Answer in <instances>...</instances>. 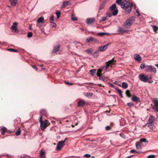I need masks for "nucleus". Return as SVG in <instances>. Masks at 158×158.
Listing matches in <instances>:
<instances>
[{
	"label": "nucleus",
	"mask_w": 158,
	"mask_h": 158,
	"mask_svg": "<svg viewBox=\"0 0 158 158\" xmlns=\"http://www.w3.org/2000/svg\"><path fill=\"white\" fill-rule=\"evenodd\" d=\"M132 4L130 5L129 3L126 0L123 2L121 5L122 8L125 9V13L126 14H129L131 11V6Z\"/></svg>",
	"instance_id": "f257e3e1"
},
{
	"label": "nucleus",
	"mask_w": 158,
	"mask_h": 158,
	"mask_svg": "<svg viewBox=\"0 0 158 158\" xmlns=\"http://www.w3.org/2000/svg\"><path fill=\"white\" fill-rule=\"evenodd\" d=\"M135 18L134 16H131L127 19L124 23L123 26L126 28H130L131 25L135 21Z\"/></svg>",
	"instance_id": "f03ea898"
},
{
	"label": "nucleus",
	"mask_w": 158,
	"mask_h": 158,
	"mask_svg": "<svg viewBox=\"0 0 158 158\" xmlns=\"http://www.w3.org/2000/svg\"><path fill=\"white\" fill-rule=\"evenodd\" d=\"M138 77L139 80L141 81L144 82H148L151 83L153 82L151 77H148L147 75H144L143 73L139 74Z\"/></svg>",
	"instance_id": "7ed1b4c3"
},
{
	"label": "nucleus",
	"mask_w": 158,
	"mask_h": 158,
	"mask_svg": "<svg viewBox=\"0 0 158 158\" xmlns=\"http://www.w3.org/2000/svg\"><path fill=\"white\" fill-rule=\"evenodd\" d=\"M145 71L146 72H149L156 73V68L153 66L152 65H147L145 68Z\"/></svg>",
	"instance_id": "20e7f679"
},
{
	"label": "nucleus",
	"mask_w": 158,
	"mask_h": 158,
	"mask_svg": "<svg viewBox=\"0 0 158 158\" xmlns=\"http://www.w3.org/2000/svg\"><path fill=\"white\" fill-rule=\"evenodd\" d=\"M65 141H59L56 146V149L58 151H59L61 150L64 145Z\"/></svg>",
	"instance_id": "39448f33"
},
{
	"label": "nucleus",
	"mask_w": 158,
	"mask_h": 158,
	"mask_svg": "<svg viewBox=\"0 0 158 158\" xmlns=\"http://www.w3.org/2000/svg\"><path fill=\"white\" fill-rule=\"evenodd\" d=\"M48 122V121L47 120H45L44 121V123L43 122L40 123V127L42 130H44L46 128Z\"/></svg>",
	"instance_id": "423d86ee"
},
{
	"label": "nucleus",
	"mask_w": 158,
	"mask_h": 158,
	"mask_svg": "<svg viewBox=\"0 0 158 158\" xmlns=\"http://www.w3.org/2000/svg\"><path fill=\"white\" fill-rule=\"evenodd\" d=\"M110 43L104 45L103 46L100 47L98 48V49L99 51L102 52L104 51L107 48L108 46Z\"/></svg>",
	"instance_id": "0eeeda50"
},
{
	"label": "nucleus",
	"mask_w": 158,
	"mask_h": 158,
	"mask_svg": "<svg viewBox=\"0 0 158 158\" xmlns=\"http://www.w3.org/2000/svg\"><path fill=\"white\" fill-rule=\"evenodd\" d=\"M153 101L155 106V108H154V109L156 111L158 112V99L156 98L154 99Z\"/></svg>",
	"instance_id": "6e6552de"
},
{
	"label": "nucleus",
	"mask_w": 158,
	"mask_h": 158,
	"mask_svg": "<svg viewBox=\"0 0 158 158\" xmlns=\"http://www.w3.org/2000/svg\"><path fill=\"white\" fill-rule=\"evenodd\" d=\"M18 23L15 22L13 23L12 25L11 26V29L15 31H16L18 30L17 25Z\"/></svg>",
	"instance_id": "1a4fd4ad"
},
{
	"label": "nucleus",
	"mask_w": 158,
	"mask_h": 158,
	"mask_svg": "<svg viewBox=\"0 0 158 158\" xmlns=\"http://www.w3.org/2000/svg\"><path fill=\"white\" fill-rule=\"evenodd\" d=\"M95 19L94 18H88L86 19V23L88 24H90L94 22Z\"/></svg>",
	"instance_id": "9d476101"
},
{
	"label": "nucleus",
	"mask_w": 158,
	"mask_h": 158,
	"mask_svg": "<svg viewBox=\"0 0 158 158\" xmlns=\"http://www.w3.org/2000/svg\"><path fill=\"white\" fill-rule=\"evenodd\" d=\"M85 103V101L83 100H79L77 103V106L79 107L83 106Z\"/></svg>",
	"instance_id": "9b49d317"
},
{
	"label": "nucleus",
	"mask_w": 158,
	"mask_h": 158,
	"mask_svg": "<svg viewBox=\"0 0 158 158\" xmlns=\"http://www.w3.org/2000/svg\"><path fill=\"white\" fill-rule=\"evenodd\" d=\"M134 57L136 60L138 62H140L142 60V58L140 55L138 54L135 55L134 56Z\"/></svg>",
	"instance_id": "f8f14e48"
},
{
	"label": "nucleus",
	"mask_w": 158,
	"mask_h": 158,
	"mask_svg": "<svg viewBox=\"0 0 158 158\" xmlns=\"http://www.w3.org/2000/svg\"><path fill=\"white\" fill-rule=\"evenodd\" d=\"M71 4L70 2L69 1H66L64 2L63 3L62 5L61 8H63L64 7L69 5Z\"/></svg>",
	"instance_id": "ddd939ff"
},
{
	"label": "nucleus",
	"mask_w": 158,
	"mask_h": 158,
	"mask_svg": "<svg viewBox=\"0 0 158 158\" xmlns=\"http://www.w3.org/2000/svg\"><path fill=\"white\" fill-rule=\"evenodd\" d=\"M11 5L13 6H16L17 4L18 0H10Z\"/></svg>",
	"instance_id": "4468645a"
},
{
	"label": "nucleus",
	"mask_w": 158,
	"mask_h": 158,
	"mask_svg": "<svg viewBox=\"0 0 158 158\" xmlns=\"http://www.w3.org/2000/svg\"><path fill=\"white\" fill-rule=\"evenodd\" d=\"M155 118L153 116H151L149 118L148 123H153Z\"/></svg>",
	"instance_id": "2eb2a0df"
},
{
	"label": "nucleus",
	"mask_w": 158,
	"mask_h": 158,
	"mask_svg": "<svg viewBox=\"0 0 158 158\" xmlns=\"http://www.w3.org/2000/svg\"><path fill=\"white\" fill-rule=\"evenodd\" d=\"M59 50V45H57L56 46H54L53 48V50L52 51V53H55L58 52Z\"/></svg>",
	"instance_id": "dca6fc26"
},
{
	"label": "nucleus",
	"mask_w": 158,
	"mask_h": 158,
	"mask_svg": "<svg viewBox=\"0 0 158 158\" xmlns=\"http://www.w3.org/2000/svg\"><path fill=\"white\" fill-rule=\"evenodd\" d=\"M132 100L133 101L136 102H140V99L135 95L133 96Z\"/></svg>",
	"instance_id": "f3484780"
},
{
	"label": "nucleus",
	"mask_w": 158,
	"mask_h": 158,
	"mask_svg": "<svg viewBox=\"0 0 158 158\" xmlns=\"http://www.w3.org/2000/svg\"><path fill=\"white\" fill-rule=\"evenodd\" d=\"M124 31L125 29L121 27H119L118 29L117 30L118 32L122 34H123L125 33Z\"/></svg>",
	"instance_id": "a211bd4d"
},
{
	"label": "nucleus",
	"mask_w": 158,
	"mask_h": 158,
	"mask_svg": "<svg viewBox=\"0 0 158 158\" xmlns=\"http://www.w3.org/2000/svg\"><path fill=\"white\" fill-rule=\"evenodd\" d=\"M40 112L42 115H44L45 116L47 117L48 115L46 110H45L42 109L41 110Z\"/></svg>",
	"instance_id": "6ab92c4d"
},
{
	"label": "nucleus",
	"mask_w": 158,
	"mask_h": 158,
	"mask_svg": "<svg viewBox=\"0 0 158 158\" xmlns=\"http://www.w3.org/2000/svg\"><path fill=\"white\" fill-rule=\"evenodd\" d=\"M7 131L6 128L5 127H2L1 130V134L2 135H4L5 134V132H6Z\"/></svg>",
	"instance_id": "aec40b11"
},
{
	"label": "nucleus",
	"mask_w": 158,
	"mask_h": 158,
	"mask_svg": "<svg viewBox=\"0 0 158 158\" xmlns=\"http://www.w3.org/2000/svg\"><path fill=\"white\" fill-rule=\"evenodd\" d=\"M93 40L94 37L92 36H90V37L86 39V42L87 43H89L90 42H93Z\"/></svg>",
	"instance_id": "412c9836"
},
{
	"label": "nucleus",
	"mask_w": 158,
	"mask_h": 158,
	"mask_svg": "<svg viewBox=\"0 0 158 158\" xmlns=\"http://www.w3.org/2000/svg\"><path fill=\"white\" fill-rule=\"evenodd\" d=\"M116 6L115 4H113L110 7V10L111 11L114 10L116 9Z\"/></svg>",
	"instance_id": "4be33fe9"
},
{
	"label": "nucleus",
	"mask_w": 158,
	"mask_h": 158,
	"mask_svg": "<svg viewBox=\"0 0 158 158\" xmlns=\"http://www.w3.org/2000/svg\"><path fill=\"white\" fill-rule=\"evenodd\" d=\"M115 90L117 91L120 94V96L121 97H123L122 93L123 91L120 89H119L118 88H115Z\"/></svg>",
	"instance_id": "5701e85b"
},
{
	"label": "nucleus",
	"mask_w": 158,
	"mask_h": 158,
	"mask_svg": "<svg viewBox=\"0 0 158 158\" xmlns=\"http://www.w3.org/2000/svg\"><path fill=\"white\" fill-rule=\"evenodd\" d=\"M45 153L44 151L42 150H41L40 155V158H44Z\"/></svg>",
	"instance_id": "b1692460"
},
{
	"label": "nucleus",
	"mask_w": 158,
	"mask_h": 158,
	"mask_svg": "<svg viewBox=\"0 0 158 158\" xmlns=\"http://www.w3.org/2000/svg\"><path fill=\"white\" fill-rule=\"evenodd\" d=\"M140 143V142H138L136 143V148L138 149H142V147Z\"/></svg>",
	"instance_id": "393cba45"
},
{
	"label": "nucleus",
	"mask_w": 158,
	"mask_h": 158,
	"mask_svg": "<svg viewBox=\"0 0 158 158\" xmlns=\"http://www.w3.org/2000/svg\"><path fill=\"white\" fill-rule=\"evenodd\" d=\"M122 87L124 89H126L128 87V84L125 82H122Z\"/></svg>",
	"instance_id": "a878e982"
},
{
	"label": "nucleus",
	"mask_w": 158,
	"mask_h": 158,
	"mask_svg": "<svg viewBox=\"0 0 158 158\" xmlns=\"http://www.w3.org/2000/svg\"><path fill=\"white\" fill-rule=\"evenodd\" d=\"M99 54V51L98 50L96 51L93 54V56L94 58H97Z\"/></svg>",
	"instance_id": "bb28decb"
},
{
	"label": "nucleus",
	"mask_w": 158,
	"mask_h": 158,
	"mask_svg": "<svg viewBox=\"0 0 158 158\" xmlns=\"http://www.w3.org/2000/svg\"><path fill=\"white\" fill-rule=\"evenodd\" d=\"M113 61L112 60H110L108 61L107 62H106V67L107 65H108V67H109L111 65V64H112Z\"/></svg>",
	"instance_id": "cd10ccee"
},
{
	"label": "nucleus",
	"mask_w": 158,
	"mask_h": 158,
	"mask_svg": "<svg viewBox=\"0 0 158 158\" xmlns=\"http://www.w3.org/2000/svg\"><path fill=\"white\" fill-rule=\"evenodd\" d=\"M44 20V18L43 17H40L39 18L37 21V23H43Z\"/></svg>",
	"instance_id": "c85d7f7f"
},
{
	"label": "nucleus",
	"mask_w": 158,
	"mask_h": 158,
	"mask_svg": "<svg viewBox=\"0 0 158 158\" xmlns=\"http://www.w3.org/2000/svg\"><path fill=\"white\" fill-rule=\"evenodd\" d=\"M96 71V69H91V70H90L89 72H90V74L91 75L93 76L94 75V74L95 73Z\"/></svg>",
	"instance_id": "c756f323"
},
{
	"label": "nucleus",
	"mask_w": 158,
	"mask_h": 158,
	"mask_svg": "<svg viewBox=\"0 0 158 158\" xmlns=\"http://www.w3.org/2000/svg\"><path fill=\"white\" fill-rule=\"evenodd\" d=\"M93 95V94L92 93H90V92L86 93H85V96L86 97H88V98L91 97V96H92Z\"/></svg>",
	"instance_id": "7c9ffc66"
},
{
	"label": "nucleus",
	"mask_w": 158,
	"mask_h": 158,
	"mask_svg": "<svg viewBox=\"0 0 158 158\" xmlns=\"http://www.w3.org/2000/svg\"><path fill=\"white\" fill-rule=\"evenodd\" d=\"M113 11L112 13V14L114 16H115L116 15L118 12V10L117 9H116L115 10H113Z\"/></svg>",
	"instance_id": "2f4dec72"
},
{
	"label": "nucleus",
	"mask_w": 158,
	"mask_h": 158,
	"mask_svg": "<svg viewBox=\"0 0 158 158\" xmlns=\"http://www.w3.org/2000/svg\"><path fill=\"white\" fill-rule=\"evenodd\" d=\"M139 142H140V143L143 142L148 143V141H147L146 139L143 138L140 139Z\"/></svg>",
	"instance_id": "473e14b6"
},
{
	"label": "nucleus",
	"mask_w": 158,
	"mask_h": 158,
	"mask_svg": "<svg viewBox=\"0 0 158 158\" xmlns=\"http://www.w3.org/2000/svg\"><path fill=\"white\" fill-rule=\"evenodd\" d=\"M151 26L152 27V28H153V30L154 31V32H156V31L157 30L158 28L157 26L154 25H152Z\"/></svg>",
	"instance_id": "72a5a7b5"
},
{
	"label": "nucleus",
	"mask_w": 158,
	"mask_h": 158,
	"mask_svg": "<svg viewBox=\"0 0 158 158\" xmlns=\"http://www.w3.org/2000/svg\"><path fill=\"white\" fill-rule=\"evenodd\" d=\"M126 94L128 97H131V96L130 94V91L129 90H127L126 91Z\"/></svg>",
	"instance_id": "f704fd0d"
},
{
	"label": "nucleus",
	"mask_w": 158,
	"mask_h": 158,
	"mask_svg": "<svg viewBox=\"0 0 158 158\" xmlns=\"http://www.w3.org/2000/svg\"><path fill=\"white\" fill-rule=\"evenodd\" d=\"M7 50L10 51V52H17L19 51L18 50H16L15 49L12 48L8 49H7Z\"/></svg>",
	"instance_id": "c9c22d12"
},
{
	"label": "nucleus",
	"mask_w": 158,
	"mask_h": 158,
	"mask_svg": "<svg viewBox=\"0 0 158 158\" xmlns=\"http://www.w3.org/2000/svg\"><path fill=\"white\" fill-rule=\"evenodd\" d=\"M148 125V127L150 129H152L153 128V123H147Z\"/></svg>",
	"instance_id": "e433bc0d"
},
{
	"label": "nucleus",
	"mask_w": 158,
	"mask_h": 158,
	"mask_svg": "<svg viewBox=\"0 0 158 158\" xmlns=\"http://www.w3.org/2000/svg\"><path fill=\"white\" fill-rule=\"evenodd\" d=\"M98 35L100 36H102L105 35H108L109 34L106 32H99L97 33Z\"/></svg>",
	"instance_id": "4c0bfd02"
},
{
	"label": "nucleus",
	"mask_w": 158,
	"mask_h": 158,
	"mask_svg": "<svg viewBox=\"0 0 158 158\" xmlns=\"http://www.w3.org/2000/svg\"><path fill=\"white\" fill-rule=\"evenodd\" d=\"M99 79L100 80H102L104 82H105L106 81L105 78L102 75H101V76L99 77Z\"/></svg>",
	"instance_id": "58836bf2"
},
{
	"label": "nucleus",
	"mask_w": 158,
	"mask_h": 158,
	"mask_svg": "<svg viewBox=\"0 0 158 158\" xmlns=\"http://www.w3.org/2000/svg\"><path fill=\"white\" fill-rule=\"evenodd\" d=\"M108 68V65H107L106 67L105 66H102L100 68L102 70H105Z\"/></svg>",
	"instance_id": "ea45409f"
},
{
	"label": "nucleus",
	"mask_w": 158,
	"mask_h": 158,
	"mask_svg": "<svg viewBox=\"0 0 158 158\" xmlns=\"http://www.w3.org/2000/svg\"><path fill=\"white\" fill-rule=\"evenodd\" d=\"M122 0H116V3L119 5H121L122 2Z\"/></svg>",
	"instance_id": "a19ab883"
},
{
	"label": "nucleus",
	"mask_w": 158,
	"mask_h": 158,
	"mask_svg": "<svg viewBox=\"0 0 158 158\" xmlns=\"http://www.w3.org/2000/svg\"><path fill=\"white\" fill-rule=\"evenodd\" d=\"M146 68V66L144 63H143L141 64L140 66V68L141 69H143L144 68Z\"/></svg>",
	"instance_id": "79ce46f5"
},
{
	"label": "nucleus",
	"mask_w": 158,
	"mask_h": 158,
	"mask_svg": "<svg viewBox=\"0 0 158 158\" xmlns=\"http://www.w3.org/2000/svg\"><path fill=\"white\" fill-rule=\"evenodd\" d=\"M107 19V17L104 16L101 17L100 21H105Z\"/></svg>",
	"instance_id": "37998d69"
},
{
	"label": "nucleus",
	"mask_w": 158,
	"mask_h": 158,
	"mask_svg": "<svg viewBox=\"0 0 158 158\" xmlns=\"http://www.w3.org/2000/svg\"><path fill=\"white\" fill-rule=\"evenodd\" d=\"M55 14L57 15V18L59 19L60 16V12L59 11L58 12H56Z\"/></svg>",
	"instance_id": "c03bdc74"
},
{
	"label": "nucleus",
	"mask_w": 158,
	"mask_h": 158,
	"mask_svg": "<svg viewBox=\"0 0 158 158\" xmlns=\"http://www.w3.org/2000/svg\"><path fill=\"white\" fill-rule=\"evenodd\" d=\"M33 34L32 32H28L27 34V37L28 38H30L32 36Z\"/></svg>",
	"instance_id": "a18cd8bd"
},
{
	"label": "nucleus",
	"mask_w": 158,
	"mask_h": 158,
	"mask_svg": "<svg viewBox=\"0 0 158 158\" xmlns=\"http://www.w3.org/2000/svg\"><path fill=\"white\" fill-rule=\"evenodd\" d=\"M54 21V16L53 15L51 16L50 19V22L51 23H53Z\"/></svg>",
	"instance_id": "49530a36"
},
{
	"label": "nucleus",
	"mask_w": 158,
	"mask_h": 158,
	"mask_svg": "<svg viewBox=\"0 0 158 158\" xmlns=\"http://www.w3.org/2000/svg\"><path fill=\"white\" fill-rule=\"evenodd\" d=\"M104 6V3L102 4L101 5L100 7L99 8V10H101L102 9H103Z\"/></svg>",
	"instance_id": "de8ad7c7"
},
{
	"label": "nucleus",
	"mask_w": 158,
	"mask_h": 158,
	"mask_svg": "<svg viewBox=\"0 0 158 158\" xmlns=\"http://www.w3.org/2000/svg\"><path fill=\"white\" fill-rule=\"evenodd\" d=\"M86 51L89 53L92 54L93 53V51L91 50L88 49L86 50Z\"/></svg>",
	"instance_id": "09e8293b"
},
{
	"label": "nucleus",
	"mask_w": 158,
	"mask_h": 158,
	"mask_svg": "<svg viewBox=\"0 0 158 158\" xmlns=\"http://www.w3.org/2000/svg\"><path fill=\"white\" fill-rule=\"evenodd\" d=\"M21 133V131L20 130H17L16 132V135L17 136L20 135Z\"/></svg>",
	"instance_id": "8fccbe9b"
},
{
	"label": "nucleus",
	"mask_w": 158,
	"mask_h": 158,
	"mask_svg": "<svg viewBox=\"0 0 158 158\" xmlns=\"http://www.w3.org/2000/svg\"><path fill=\"white\" fill-rule=\"evenodd\" d=\"M156 157V156L154 155H151L148 156L147 157V158H154Z\"/></svg>",
	"instance_id": "3c124183"
},
{
	"label": "nucleus",
	"mask_w": 158,
	"mask_h": 158,
	"mask_svg": "<svg viewBox=\"0 0 158 158\" xmlns=\"http://www.w3.org/2000/svg\"><path fill=\"white\" fill-rule=\"evenodd\" d=\"M72 19L73 21H75L77 20V18L75 17L73 15H72L71 16Z\"/></svg>",
	"instance_id": "603ef678"
},
{
	"label": "nucleus",
	"mask_w": 158,
	"mask_h": 158,
	"mask_svg": "<svg viewBox=\"0 0 158 158\" xmlns=\"http://www.w3.org/2000/svg\"><path fill=\"white\" fill-rule=\"evenodd\" d=\"M130 152L131 153H134V152H135L136 153H140V152H138L136 151L134 149L131 150L130 151Z\"/></svg>",
	"instance_id": "864d4df0"
},
{
	"label": "nucleus",
	"mask_w": 158,
	"mask_h": 158,
	"mask_svg": "<svg viewBox=\"0 0 158 158\" xmlns=\"http://www.w3.org/2000/svg\"><path fill=\"white\" fill-rule=\"evenodd\" d=\"M127 105L129 106H132L134 105V104L132 102H129L127 103Z\"/></svg>",
	"instance_id": "5fc2aeb1"
},
{
	"label": "nucleus",
	"mask_w": 158,
	"mask_h": 158,
	"mask_svg": "<svg viewBox=\"0 0 158 158\" xmlns=\"http://www.w3.org/2000/svg\"><path fill=\"white\" fill-rule=\"evenodd\" d=\"M112 15H113L112 13H109L106 14V16L107 17H108L109 18H110L112 16Z\"/></svg>",
	"instance_id": "6e6d98bb"
},
{
	"label": "nucleus",
	"mask_w": 158,
	"mask_h": 158,
	"mask_svg": "<svg viewBox=\"0 0 158 158\" xmlns=\"http://www.w3.org/2000/svg\"><path fill=\"white\" fill-rule=\"evenodd\" d=\"M84 157H86V158H89L90 157V155L86 154L84 155L83 156Z\"/></svg>",
	"instance_id": "4d7b16f0"
},
{
	"label": "nucleus",
	"mask_w": 158,
	"mask_h": 158,
	"mask_svg": "<svg viewBox=\"0 0 158 158\" xmlns=\"http://www.w3.org/2000/svg\"><path fill=\"white\" fill-rule=\"evenodd\" d=\"M99 42V40L97 39H95L94 38V40H93V42L98 43Z\"/></svg>",
	"instance_id": "13d9d810"
},
{
	"label": "nucleus",
	"mask_w": 158,
	"mask_h": 158,
	"mask_svg": "<svg viewBox=\"0 0 158 158\" xmlns=\"http://www.w3.org/2000/svg\"><path fill=\"white\" fill-rule=\"evenodd\" d=\"M51 23L52 24L51 25L52 27H56V24L55 23L53 22Z\"/></svg>",
	"instance_id": "bf43d9fd"
},
{
	"label": "nucleus",
	"mask_w": 158,
	"mask_h": 158,
	"mask_svg": "<svg viewBox=\"0 0 158 158\" xmlns=\"http://www.w3.org/2000/svg\"><path fill=\"white\" fill-rule=\"evenodd\" d=\"M120 135L122 138H124V139L125 138V136L123 133H120Z\"/></svg>",
	"instance_id": "052dcab7"
},
{
	"label": "nucleus",
	"mask_w": 158,
	"mask_h": 158,
	"mask_svg": "<svg viewBox=\"0 0 158 158\" xmlns=\"http://www.w3.org/2000/svg\"><path fill=\"white\" fill-rule=\"evenodd\" d=\"M111 127L109 126H107L106 127V130L108 131L111 129Z\"/></svg>",
	"instance_id": "680f3d73"
},
{
	"label": "nucleus",
	"mask_w": 158,
	"mask_h": 158,
	"mask_svg": "<svg viewBox=\"0 0 158 158\" xmlns=\"http://www.w3.org/2000/svg\"><path fill=\"white\" fill-rule=\"evenodd\" d=\"M39 121L40 123L43 122V121L42 120V117L41 115L40 116V117Z\"/></svg>",
	"instance_id": "e2e57ef3"
},
{
	"label": "nucleus",
	"mask_w": 158,
	"mask_h": 158,
	"mask_svg": "<svg viewBox=\"0 0 158 158\" xmlns=\"http://www.w3.org/2000/svg\"><path fill=\"white\" fill-rule=\"evenodd\" d=\"M102 70L100 68L98 70L97 72L101 73H102Z\"/></svg>",
	"instance_id": "0e129e2a"
},
{
	"label": "nucleus",
	"mask_w": 158,
	"mask_h": 158,
	"mask_svg": "<svg viewBox=\"0 0 158 158\" xmlns=\"http://www.w3.org/2000/svg\"><path fill=\"white\" fill-rule=\"evenodd\" d=\"M109 84L110 87H111L112 88H114L115 89V88L114 87V85L113 84H112L111 83H109Z\"/></svg>",
	"instance_id": "69168bd1"
},
{
	"label": "nucleus",
	"mask_w": 158,
	"mask_h": 158,
	"mask_svg": "<svg viewBox=\"0 0 158 158\" xmlns=\"http://www.w3.org/2000/svg\"><path fill=\"white\" fill-rule=\"evenodd\" d=\"M32 67L33 68V69H36V70H37V68L36 67V66L35 65H33L32 66Z\"/></svg>",
	"instance_id": "338daca9"
},
{
	"label": "nucleus",
	"mask_w": 158,
	"mask_h": 158,
	"mask_svg": "<svg viewBox=\"0 0 158 158\" xmlns=\"http://www.w3.org/2000/svg\"><path fill=\"white\" fill-rule=\"evenodd\" d=\"M97 76L100 77V76H101V75L100 74V73L97 72Z\"/></svg>",
	"instance_id": "774afa93"
}]
</instances>
